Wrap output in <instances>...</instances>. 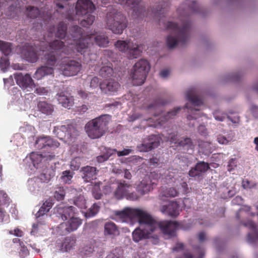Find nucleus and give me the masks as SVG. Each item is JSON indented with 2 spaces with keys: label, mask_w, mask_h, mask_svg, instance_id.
Listing matches in <instances>:
<instances>
[{
  "label": "nucleus",
  "mask_w": 258,
  "mask_h": 258,
  "mask_svg": "<svg viewBox=\"0 0 258 258\" xmlns=\"http://www.w3.org/2000/svg\"><path fill=\"white\" fill-rule=\"evenodd\" d=\"M64 46V42L59 40H54L49 42L48 45L39 42L37 44L34 43V46L26 43L22 46L21 53L27 61L35 62L38 59V50L46 51L43 56L45 65L36 70L33 76L35 79L41 80L46 76L53 74L54 68L56 67L64 76H75L81 69L82 66L79 62L71 59L69 57H63L60 60H58L60 51L70 56H73L75 52H78L75 49V42Z\"/></svg>",
  "instance_id": "f257e3e1"
},
{
  "label": "nucleus",
  "mask_w": 258,
  "mask_h": 258,
  "mask_svg": "<svg viewBox=\"0 0 258 258\" xmlns=\"http://www.w3.org/2000/svg\"><path fill=\"white\" fill-rule=\"evenodd\" d=\"M142 0H102L104 4L110 3L114 2L124 6L128 9L132 10V16L135 18H143L144 17H151L157 18L159 20V24L162 23V18L165 16L168 11L169 4L166 2H162L160 5L161 7L156 10L146 11L145 8L141 4Z\"/></svg>",
  "instance_id": "f03ea898"
},
{
  "label": "nucleus",
  "mask_w": 258,
  "mask_h": 258,
  "mask_svg": "<svg viewBox=\"0 0 258 258\" xmlns=\"http://www.w3.org/2000/svg\"><path fill=\"white\" fill-rule=\"evenodd\" d=\"M83 30L77 25L73 26L71 28V36L73 42H75L76 51L83 54L86 52L91 43L94 41L100 47H106L109 43L108 38L104 35L95 36L93 34L85 35Z\"/></svg>",
  "instance_id": "7ed1b4c3"
},
{
  "label": "nucleus",
  "mask_w": 258,
  "mask_h": 258,
  "mask_svg": "<svg viewBox=\"0 0 258 258\" xmlns=\"http://www.w3.org/2000/svg\"><path fill=\"white\" fill-rule=\"evenodd\" d=\"M190 22L188 20L183 21L180 26L177 23L169 21L166 24V28L171 31L167 37L166 43L169 48L175 47L179 43L183 45L188 40Z\"/></svg>",
  "instance_id": "20e7f679"
},
{
  "label": "nucleus",
  "mask_w": 258,
  "mask_h": 258,
  "mask_svg": "<svg viewBox=\"0 0 258 258\" xmlns=\"http://www.w3.org/2000/svg\"><path fill=\"white\" fill-rule=\"evenodd\" d=\"M111 120V116L101 115L89 121L85 126V132L92 139L100 138L108 130V124Z\"/></svg>",
  "instance_id": "39448f33"
},
{
  "label": "nucleus",
  "mask_w": 258,
  "mask_h": 258,
  "mask_svg": "<svg viewBox=\"0 0 258 258\" xmlns=\"http://www.w3.org/2000/svg\"><path fill=\"white\" fill-rule=\"evenodd\" d=\"M95 9V6L91 0H78L76 6V15L84 17L80 20L82 26L87 27L93 23L95 17L92 14Z\"/></svg>",
  "instance_id": "423d86ee"
},
{
  "label": "nucleus",
  "mask_w": 258,
  "mask_h": 258,
  "mask_svg": "<svg viewBox=\"0 0 258 258\" xmlns=\"http://www.w3.org/2000/svg\"><path fill=\"white\" fill-rule=\"evenodd\" d=\"M106 24L113 33L121 34L127 27V20L122 14L116 10L110 12L106 15Z\"/></svg>",
  "instance_id": "0eeeda50"
},
{
  "label": "nucleus",
  "mask_w": 258,
  "mask_h": 258,
  "mask_svg": "<svg viewBox=\"0 0 258 258\" xmlns=\"http://www.w3.org/2000/svg\"><path fill=\"white\" fill-rule=\"evenodd\" d=\"M150 70V64L147 60L141 59L136 62L131 74L133 85L139 86L144 84Z\"/></svg>",
  "instance_id": "6e6552de"
},
{
  "label": "nucleus",
  "mask_w": 258,
  "mask_h": 258,
  "mask_svg": "<svg viewBox=\"0 0 258 258\" xmlns=\"http://www.w3.org/2000/svg\"><path fill=\"white\" fill-rule=\"evenodd\" d=\"M115 46L119 51L126 53L131 59L138 57L142 51L139 45L131 40H117Z\"/></svg>",
  "instance_id": "1a4fd4ad"
},
{
  "label": "nucleus",
  "mask_w": 258,
  "mask_h": 258,
  "mask_svg": "<svg viewBox=\"0 0 258 258\" xmlns=\"http://www.w3.org/2000/svg\"><path fill=\"white\" fill-rule=\"evenodd\" d=\"M136 218L138 220L141 225L144 224V227L148 228L151 232H154L156 229L158 221L155 220L146 211L140 209H135L134 219Z\"/></svg>",
  "instance_id": "9d476101"
},
{
  "label": "nucleus",
  "mask_w": 258,
  "mask_h": 258,
  "mask_svg": "<svg viewBox=\"0 0 258 258\" xmlns=\"http://www.w3.org/2000/svg\"><path fill=\"white\" fill-rule=\"evenodd\" d=\"M161 138L158 135H152L145 139L143 143L137 146L140 152H148L157 148L160 144Z\"/></svg>",
  "instance_id": "9b49d317"
},
{
  "label": "nucleus",
  "mask_w": 258,
  "mask_h": 258,
  "mask_svg": "<svg viewBox=\"0 0 258 258\" xmlns=\"http://www.w3.org/2000/svg\"><path fill=\"white\" fill-rule=\"evenodd\" d=\"M179 224L175 221H162L157 222L156 224V228L159 227L161 231L166 235L170 237H173L175 235V232Z\"/></svg>",
  "instance_id": "f8f14e48"
},
{
  "label": "nucleus",
  "mask_w": 258,
  "mask_h": 258,
  "mask_svg": "<svg viewBox=\"0 0 258 258\" xmlns=\"http://www.w3.org/2000/svg\"><path fill=\"white\" fill-rule=\"evenodd\" d=\"M14 76L17 84L23 90L32 88L35 86L34 81L29 74L15 73Z\"/></svg>",
  "instance_id": "ddd939ff"
},
{
  "label": "nucleus",
  "mask_w": 258,
  "mask_h": 258,
  "mask_svg": "<svg viewBox=\"0 0 258 258\" xmlns=\"http://www.w3.org/2000/svg\"><path fill=\"white\" fill-rule=\"evenodd\" d=\"M75 208L73 206H64L63 205L57 206L54 209V212L56 216L65 221L75 216L76 213Z\"/></svg>",
  "instance_id": "4468645a"
},
{
  "label": "nucleus",
  "mask_w": 258,
  "mask_h": 258,
  "mask_svg": "<svg viewBox=\"0 0 258 258\" xmlns=\"http://www.w3.org/2000/svg\"><path fill=\"white\" fill-rule=\"evenodd\" d=\"M209 168L208 163L204 161L199 162L194 167L190 169L188 172V175L190 177L197 178L198 179L200 180L202 178L203 174Z\"/></svg>",
  "instance_id": "2eb2a0df"
},
{
  "label": "nucleus",
  "mask_w": 258,
  "mask_h": 258,
  "mask_svg": "<svg viewBox=\"0 0 258 258\" xmlns=\"http://www.w3.org/2000/svg\"><path fill=\"white\" fill-rule=\"evenodd\" d=\"M82 223V220L81 219L74 216L67 222L61 223L59 228L66 233H70L76 230Z\"/></svg>",
  "instance_id": "dca6fc26"
},
{
  "label": "nucleus",
  "mask_w": 258,
  "mask_h": 258,
  "mask_svg": "<svg viewBox=\"0 0 258 258\" xmlns=\"http://www.w3.org/2000/svg\"><path fill=\"white\" fill-rule=\"evenodd\" d=\"M120 86L118 82L112 79L105 80L100 83V89L106 94H111L117 91Z\"/></svg>",
  "instance_id": "f3484780"
},
{
  "label": "nucleus",
  "mask_w": 258,
  "mask_h": 258,
  "mask_svg": "<svg viewBox=\"0 0 258 258\" xmlns=\"http://www.w3.org/2000/svg\"><path fill=\"white\" fill-rule=\"evenodd\" d=\"M135 208H125L121 211H115L114 216L115 219L122 222H127L134 219Z\"/></svg>",
  "instance_id": "a211bd4d"
},
{
  "label": "nucleus",
  "mask_w": 258,
  "mask_h": 258,
  "mask_svg": "<svg viewBox=\"0 0 258 258\" xmlns=\"http://www.w3.org/2000/svg\"><path fill=\"white\" fill-rule=\"evenodd\" d=\"M132 187V185L129 183L124 180H120L117 182V187L114 193V197L118 200L125 198Z\"/></svg>",
  "instance_id": "6ab92c4d"
},
{
  "label": "nucleus",
  "mask_w": 258,
  "mask_h": 258,
  "mask_svg": "<svg viewBox=\"0 0 258 258\" xmlns=\"http://www.w3.org/2000/svg\"><path fill=\"white\" fill-rule=\"evenodd\" d=\"M179 205L175 201L170 202L168 205H163L160 211L163 214H166L171 217H176L179 214Z\"/></svg>",
  "instance_id": "aec40b11"
},
{
  "label": "nucleus",
  "mask_w": 258,
  "mask_h": 258,
  "mask_svg": "<svg viewBox=\"0 0 258 258\" xmlns=\"http://www.w3.org/2000/svg\"><path fill=\"white\" fill-rule=\"evenodd\" d=\"M97 168L93 166H86L81 169L82 176L86 182H91L96 179L97 174Z\"/></svg>",
  "instance_id": "412c9836"
},
{
  "label": "nucleus",
  "mask_w": 258,
  "mask_h": 258,
  "mask_svg": "<svg viewBox=\"0 0 258 258\" xmlns=\"http://www.w3.org/2000/svg\"><path fill=\"white\" fill-rule=\"evenodd\" d=\"M152 232L146 227L143 229L137 228L133 232V239L134 241L138 242L142 240L149 238L152 237Z\"/></svg>",
  "instance_id": "4be33fe9"
},
{
  "label": "nucleus",
  "mask_w": 258,
  "mask_h": 258,
  "mask_svg": "<svg viewBox=\"0 0 258 258\" xmlns=\"http://www.w3.org/2000/svg\"><path fill=\"white\" fill-rule=\"evenodd\" d=\"M186 98L194 106H200L203 104L202 99L199 96L198 91L195 88H189L186 92Z\"/></svg>",
  "instance_id": "5701e85b"
},
{
  "label": "nucleus",
  "mask_w": 258,
  "mask_h": 258,
  "mask_svg": "<svg viewBox=\"0 0 258 258\" xmlns=\"http://www.w3.org/2000/svg\"><path fill=\"white\" fill-rule=\"evenodd\" d=\"M245 227H248L251 231L247 235V240L250 243H254L258 241V232L255 224L251 221H248L242 224Z\"/></svg>",
  "instance_id": "b1692460"
},
{
  "label": "nucleus",
  "mask_w": 258,
  "mask_h": 258,
  "mask_svg": "<svg viewBox=\"0 0 258 258\" xmlns=\"http://www.w3.org/2000/svg\"><path fill=\"white\" fill-rule=\"evenodd\" d=\"M104 234L115 237L119 235V230L115 223L108 222L104 225Z\"/></svg>",
  "instance_id": "393cba45"
},
{
  "label": "nucleus",
  "mask_w": 258,
  "mask_h": 258,
  "mask_svg": "<svg viewBox=\"0 0 258 258\" xmlns=\"http://www.w3.org/2000/svg\"><path fill=\"white\" fill-rule=\"evenodd\" d=\"M57 95L58 101L63 107L70 108L74 104V99L72 97L66 95L63 92H61Z\"/></svg>",
  "instance_id": "a878e982"
},
{
  "label": "nucleus",
  "mask_w": 258,
  "mask_h": 258,
  "mask_svg": "<svg viewBox=\"0 0 258 258\" xmlns=\"http://www.w3.org/2000/svg\"><path fill=\"white\" fill-rule=\"evenodd\" d=\"M37 107L40 112L46 115H51L54 111L53 106L44 101L39 102Z\"/></svg>",
  "instance_id": "bb28decb"
},
{
  "label": "nucleus",
  "mask_w": 258,
  "mask_h": 258,
  "mask_svg": "<svg viewBox=\"0 0 258 258\" xmlns=\"http://www.w3.org/2000/svg\"><path fill=\"white\" fill-rule=\"evenodd\" d=\"M112 64L107 62L106 65L101 67L99 71V75L104 78H108L112 77L114 74V71L112 68Z\"/></svg>",
  "instance_id": "cd10ccee"
},
{
  "label": "nucleus",
  "mask_w": 258,
  "mask_h": 258,
  "mask_svg": "<svg viewBox=\"0 0 258 258\" xmlns=\"http://www.w3.org/2000/svg\"><path fill=\"white\" fill-rule=\"evenodd\" d=\"M76 240L73 237H66L61 244L60 250L62 251H68L73 248L76 244Z\"/></svg>",
  "instance_id": "c85d7f7f"
},
{
  "label": "nucleus",
  "mask_w": 258,
  "mask_h": 258,
  "mask_svg": "<svg viewBox=\"0 0 258 258\" xmlns=\"http://www.w3.org/2000/svg\"><path fill=\"white\" fill-rule=\"evenodd\" d=\"M60 130L65 132V137H67L68 138L76 136L78 134L77 130L72 124L61 125L60 126Z\"/></svg>",
  "instance_id": "c756f323"
},
{
  "label": "nucleus",
  "mask_w": 258,
  "mask_h": 258,
  "mask_svg": "<svg viewBox=\"0 0 258 258\" xmlns=\"http://www.w3.org/2000/svg\"><path fill=\"white\" fill-rule=\"evenodd\" d=\"M54 175L55 171L53 169H47L45 172L40 174L39 177L37 178L36 180H40L42 182H48Z\"/></svg>",
  "instance_id": "7c9ffc66"
},
{
  "label": "nucleus",
  "mask_w": 258,
  "mask_h": 258,
  "mask_svg": "<svg viewBox=\"0 0 258 258\" xmlns=\"http://www.w3.org/2000/svg\"><path fill=\"white\" fill-rule=\"evenodd\" d=\"M166 102L163 101L161 99H159L153 103L148 106L147 110L152 111V113L154 114L155 116H158V114H157L155 112L156 110H161V107L162 105L165 104Z\"/></svg>",
  "instance_id": "2f4dec72"
},
{
  "label": "nucleus",
  "mask_w": 258,
  "mask_h": 258,
  "mask_svg": "<svg viewBox=\"0 0 258 258\" xmlns=\"http://www.w3.org/2000/svg\"><path fill=\"white\" fill-rule=\"evenodd\" d=\"M74 174L73 171L69 170L63 171L60 177V181L64 184H71Z\"/></svg>",
  "instance_id": "473e14b6"
},
{
  "label": "nucleus",
  "mask_w": 258,
  "mask_h": 258,
  "mask_svg": "<svg viewBox=\"0 0 258 258\" xmlns=\"http://www.w3.org/2000/svg\"><path fill=\"white\" fill-rule=\"evenodd\" d=\"M95 243V240L91 239L88 241L83 247L82 252L85 255L91 254L94 251Z\"/></svg>",
  "instance_id": "72a5a7b5"
},
{
  "label": "nucleus",
  "mask_w": 258,
  "mask_h": 258,
  "mask_svg": "<svg viewBox=\"0 0 258 258\" xmlns=\"http://www.w3.org/2000/svg\"><path fill=\"white\" fill-rule=\"evenodd\" d=\"M67 25L63 22H60L58 24L56 36L60 39L64 38L67 34Z\"/></svg>",
  "instance_id": "f704fd0d"
},
{
  "label": "nucleus",
  "mask_w": 258,
  "mask_h": 258,
  "mask_svg": "<svg viewBox=\"0 0 258 258\" xmlns=\"http://www.w3.org/2000/svg\"><path fill=\"white\" fill-rule=\"evenodd\" d=\"M116 151V149H109L106 150L103 154L97 157V161L99 163H102L107 161L113 154Z\"/></svg>",
  "instance_id": "c9c22d12"
},
{
  "label": "nucleus",
  "mask_w": 258,
  "mask_h": 258,
  "mask_svg": "<svg viewBox=\"0 0 258 258\" xmlns=\"http://www.w3.org/2000/svg\"><path fill=\"white\" fill-rule=\"evenodd\" d=\"M0 50L6 56L10 55L12 52V44L0 40Z\"/></svg>",
  "instance_id": "e433bc0d"
},
{
  "label": "nucleus",
  "mask_w": 258,
  "mask_h": 258,
  "mask_svg": "<svg viewBox=\"0 0 258 258\" xmlns=\"http://www.w3.org/2000/svg\"><path fill=\"white\" fill-rule=\"evenodd\" d=\"M102 183L100 181L95 182L92 188V195L96 200L100 199L102 196L100 189V185Z\"/></svg>",
  "instance_id": "4c0bfd02"
},
{
  "label": "nucleus",
  "mask_w": 258,
  "mask_h": 258,
  "mask_svg": "<svg viewBox=\"0 0 258 258\" xmlns=\"http://www.w3.org/2000/svg\"><path fill=\"white\" fill-rule=\"evenodd\" d=\"M152 189V187L151 185L150 184L145 183L144 181H142L137 187L138 192H139L141 195H144L148 193Z\"/></svg>",
  "instance_id": "58836bf2"
},
{
  "label": "nucleus",
  "mask_w": 258,
  "mask_h": 258,
  "mask_svg": "<svg viewBox=\"0 0 258 258\" xmlns=\"http://www.w3.org/2000/svg\"><path fill=\"white\" fill-rule=\"evenodd\" d=\"M40 15V11L37 8L29 6L27 8V15L31 19H35Z\"/></svg>",
  "instance_id": "ea45409f"
},
{
  "label": "nucleus",
  "mask_w": 258,
  "mask_h": 258,
  "mask_svg": "<svg viewBox=\"0 0 258 258\" xmlns=\"http://www.w3.org/2000/svg\"><path fill=\"white\" fill-rule=\"evenodd\" d=\"M100 202L98 203H94L86 213V216L87 217H91L96 215L100 210Z\"/></svg>",
  "instance_id": "a19ab883"
},
{
  "label": "nucleus",
  "mask_w": 258,
  "mask_h": 258,
  "mask_svg": "<svg viewBox=\"0 0 258 258\" xmlns=\"http://www.w3.org/2000/svg\"><path fill=\"white\" fill-rule=\"evenodd\" d=\"M164 197L167 198H174L178 196V191L173 187L166 188L163 192Z\"/></svg>",
  "instance_id": "79ce46f5"
},
{
  "label": "nucleus",
  "mask_w": 258,
  "mask_h": 258,
  "mask_svg": "<svg viewBox=\"0 0 258 258\" xmlns=\"http://www.w3.org/2000/svg\"><path fill=\"white\" fill-rule=\"evenodd\" d=\"M66 192L63 187L59 186L56 188L54 193V197L57 201L63 200Z\"/></svg>",
  "instance_id": "37998d69"
},
{
  "label": "nucleus",
  "mask_w": 258,
  "mask_h": 258,
  "mask_svg": "<svg viewBox=\"0 0 258 258\" xmlns=\"http://www.w3.org/2000/svg\"><path fill=\"white\" fill-rule=\"evenodd\" d=\"M178 145L181 147L186 146L187 148L190 149H192L194 147L191 139L187 137L180 140L178 142Z\"/></svg>",
  "instance_id": "c03bdc74"
},
{
  "label": "nucleus",
  "mask_w": 258,
  "mask_h": 258,
  "mask_svg": "<svg viewBox=\"0 0 258 258\" xmlns=\"http://www.w3.org/2000/svg\"><path fill=\"white\" fill-rule=\"evenodd\" d=\"M74 204L80 209H85L86 208V200L83 197L80 196L74 201Z\"/></svg>",
  "instance_id": "a18cd8bd"
},
{
  "label": "nucleus",
  "mask_w": 258,
  "mask_h": 258,
  "mask_svg": "<svg viewBox=\"0 0 258 258\" xmlns=\"http://www.w3.org/2000/svg\"><path fill=\"white\" fill-rule=\"evenodd\" d=\"M79 157H76L72 160L70 163V167L73 171L77 170L79 169L81 163Z\"/></svg>",
  "instance_id": "49530a36"
},
{
  "label": "nucleus",
  "mask_w": 258,
  "mask_h": 258,
  "mask_svg": "<svg viewBox=\"0 0 258 258\" xmlns=\"http://www.w3.org/2000/svg\"><path fill=\"white\" fill-rule=\"evenodd\" d=\"M10 62L8 58L5 56L0 59V68L3 72H5L9 67Z\"/></svg>",
  "instance_id": "de8ad7c7"
},
{
  "label": "nucleus",
  "mask_w": 258,
  "mask_h": 258,
  "mask_svg": "<svg viewBox=\"0 0 258 258\" xmlns=\"http://www.w3.org/2000/svg\"><path fill=\"white\" fill-rule=\"evenodd\" d=\"M36 156V158H39L40 159V162L42 160V158H46V160H51L53 159H54L55 158V154H54L53 153H49L47 155H45L44 156H43L42 154H32L31 155V159L32 160H33V161H34V156Z\"/></svg>",
  "instance_id": "09e8293b"
},
{
  "label": "nucleus",
  "mask_w": 258,
  "mask_h": 258,
  "mask_svg": "<svg viewBox=\"0 0 258 258\" xmlns=\"http://www.w3.org/2000/svg\"><path fill=\"white\" fill-rule=\"evenodd\" d=\"M47 137H41L36 141V144L39 149H43L47 147Z\"/></svg>",
  "instance_id": "8fccbe9b"
},
{
  "label": "nucleus",
  "mask_w": 258,
  "mask_h": 258,
  "mask_svg": "<svg viewBox=\"0 0 258 258\" xmlns=\"http://www.w3.org/2000/svg\"><path fill=\"white\" fill-rule=\"evenodd\" d=\"M47 147L50 148H57L59 146V143L56 140L47 137Z\"/></svg>",
  "instance_id": "3c124183"
},
{
  "label": "nucleus",
  "mask_w": 258,
  "mask_h": 258,
  "mask_svg": "<svg viewBox=\"0 0 258 258\" xmlns=\"http://www.w3.org/2000/svg\"><path fill=\"white\" fill-rule=\"evenodd\" d=\"M99 79L97 77H94L90 81V88L92 89H94L98 87H100Z\"/></svg>",
  "instance_id": "603ef678"
},
{
  "label": "nucleus",
  "mask_w": 258,
  "mask_h": 258,
  "mask_svg": "<svg viewBox=\"0 0 258 258\" xmlns=\"http://www.w3.org/2000/svg\"><path fill=\"white\" fill-rule=\"evenodd\" d=\"M256 185L255 182H251L247 179H243L242 181V186L244 189L254 187Z\"/></svg>",
  "instance_id": "864d4df0"
},
{
  "label": "nucleus",
  "mask_w": 258,
  "mask_h": 258,
  "mask_svg": "<svg viewBox=\"0 0 258 258\" xmlns=\"http://www.w3.org/2000/svg\"><path fill=\"white\" fill-rule=\"evenodd\" d=\"M9 198L7 194L4 191H0V207L8 203Z\"/></svg>",
  "instance_id": "5fc2aeb1"
},
{
  "label": "nucleus",
  "mask_w": 258,
  "mask_h": 258,
  "mask_svg": "<svg viewBox=\"0 0 258 258\" xmlns=\"http://www.w3.org/2000/svg\"><path fill=\"white\" fill-rule=\"evenodd\" d=\"M167 140L172 143L178 144L179 140L178 139L177 134L172 133L170 134L167 137Z\"/></svg>",
  "instance_id": "6e6d98bb"
},
{
  "label": "nucleus",
  "mask_w": 258,
  "mask_h": 258,
  "mask_svg": "<svg viewBox=\"0 0 258 258\" xmlns=\"http://www.w3.org/2000/svg\"><path fill=\"white\" fill-rule=\"evenodd\" d=\"M180 109V107H176L173 110L168 112L165 116L166 119L172 118L173 116L176 115L177 113L178 112Z\"/></svg>",
  "instance_id": "4d7b16f0"
},
{
  "label": "nucleus",
  "mask_w": 258,
  "mask_h": 258,
  "mask_svg": "<svg viewBox=\"0 0 258 258\" xmlns=\"http://www.w3.org/2000/svg\"><path fill=\"white\" fill-rule=\"evenodd\" d=\"M48 210H47L46 207H44V205L43 204L42 206L39 209V211L36 214V218H39L40 216H42L48 212Z\"/></svg>",
  "instance_id": "13d9d810"
},
{
  "label": "nucleus",
  "mask_w": 258,
  "mask_h": 258,
  "mask_svg": "<svg viewBox=\"0 0 258 258\" xmlns=\"http://www.w3.org/2000/svg\"><path fill=\"white\" fill-rule=\"evenodd\" d=\"M133 150L130 149H124L122 151H118L116 150L115 153H117L118 157L126 156L132 152Z\"/></svg>",
  "instance_id": "bf43d9fd"
},
{
  "label": "nucleus",
  "mask_w": 258,
  "mask_h": 258,
  "mask_svg": "<svg viewBox=\"0 0 258 258\" xmlns=\"http://www.w3.org/2000/svg\"><path fill=\"white\" fill-rule=\"evenodd\" d=\"M181 188V192L183 194H186L190 191V188L188 187V185L186 182H183L180 183Z\"/></svg>",
  "instance_id": "052dcab7"
},
{
  "label": "nucleus",
  "mask_w": 258,
  "mask_h": 258,
  "mask_svg": "<svg viewBox=\"0 0 258 258\" xmlns=\"http://www.w3.org/2000/svg\"><path fill=\"white\" fill-rule=\"evenodd\" d=\"M9 215L6 214L5 211L0 207V223H3L5 221H7Z\"/></svg>",
  "instance_id": "680f3d73"
},
{
  "label": "nucleus",
  "mask_w": 258,
  "mask_h": 258,
  "mask_svg": "<svg viewBox=\"0 0 258 258\" xmlns=\"http://www.w3.org/2000/svg\"><path fill=\"white\" fill-rule=\"evenodd\" d=\"M91 94V93H87L85 91L81 89L78 91V95L83 99H87L89 96Z\"/></svg>",
  "instance_id": "e2e57ef3"
},
{
  "label": "nucleus",
  "mask_w": 258,
  "mask_h": 258,
  "mask_svg": "<svg viewBox=\"0 0 258 258\" xmlns=\"http://www.w3.org/2000/svg\"><path fill=\"white\" fill-rule=\"evenodd\" d=\"M125 198L127 200L134 201L138 200L139 197L136 192H130V191H129L127 195H126Z\"/></svg>",
  "instance_id": "0e129e2a"
},
{
  "label": "nucleus",
  "mask_w": 258,
  "mask_h": 258,
  "mask_svg": "<svg viewBox=\"0 0 258 258\" xmlns=\"http://www.w3.org/2000/svg\"><path fill=\"white\" fill-rule=\"evenodd\" d=\"M236 166V162L235 158H231L228 162V167L229 171L234 169V167Z\"/></svg>",
  "instance_id": "69168bd1"
},
{
  "label": "nucleus",
  "mask_w": 258,
  "mask_h": 258,
  "mask_svg": "<svg viewBox=\"0 0 258 258\" xmlns=\"http://www.w3.org/2000/svg\"><path fill=\"white\" fill-rule=\"evenodd\" d=\"M198 132L202 136H206L207 135V130L204 125H200L198 127Z\"/></svg>",
  "instance_id": "338daca9"
},
{
  "label": "nucleus",
  "mask_w": 258,
  "mask_h": 258,
  "mask_svg": "<svg viewBox=\"0 0 258 258\" xmlns=\"http://www.w3.org/2000/svg\"><path fill=\"white\" fill-rule=\"evenodd\" d=\"M189 8L193 12H198L200 10L199 7L196 1L191 2Z\"/></svg>",
  "instance_id": "774afa93"
}]
</instances>
